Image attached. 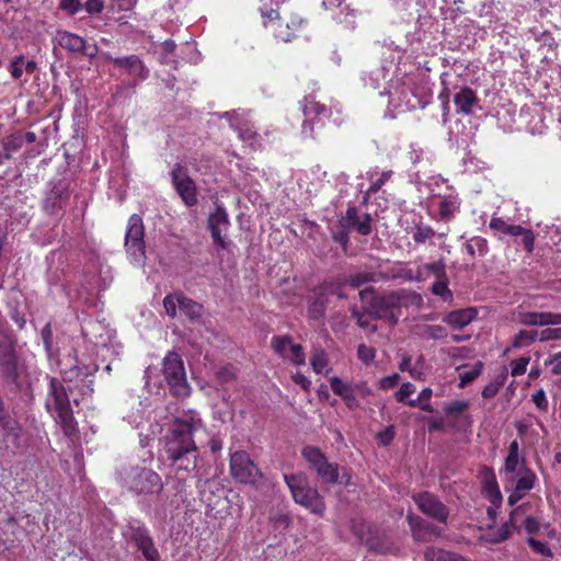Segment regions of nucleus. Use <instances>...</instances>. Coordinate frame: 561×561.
<instances>
[{
	"label": "nucleus",
	"instance_id": "f257e3e1",
	"mask_svg": "<svg viewBox=\"0 0 561 561\" xmlns=\"http://www.w3.org/2000/svg\"><path fill=\"white\" fill-rule=\"evenodd\" d=\"M98 369L99 366L93 365L85 367V371H81V368L76 366L69 371L61 370L62 381L57 378L50 379L46 408L66 430H72L70 401L78 404L84 396L93 392L92 380H87L85 377Z\"/></svg>",
	"mask_w": 561,
	"mask_h": 561
},
{
	"label": "nucleus",
	"instance_id": "f03ea898",
	"mask_svg": "<svg viewBox=\"0 0 561 561\" xmlns=\"http://www.w3.org/2000/svg\"><path fill=\"white\" fill-rule=\"evenodd\" d=\"M201 426L195 413L174 419L170 434L165 436L164 450L176 472H188L196 467V446L192 436Z\"/></svg>",
	"mask_w": 561,
	"mask_h": 561
},
{
	"label": "nucleus",
	"instance_id": "7ed1b4c3",
	"mask_svg": "<svg viewBox=\"0 0 561 561\" xmlns=\"http://www.w3.org/2000/svg\"><path fill=\"white\" fill-rule=\"evenodd\" d=\"M394 69L393 65H390L389 68L381 67L369 72L365 78V82L367 85L373 89H378L381 87L380 81H385L388 83V89L386 91L380 92L381 95H388L389 104L399 111H404L409 108H414L415 103L411 100L410 90L407 88L405 82H401L400 79L393 80L390 79L387 81L388 75Z\"/></svg>",
	"mask_w": 561,
	"mask_h": 561
},
{
	"label": "nucleus",
	"instance_id": "20e7f679",
	"mask_svg": "<svg viewBox=\"0 0 561 561\" xmlns=\"http://www.w3.org/2000/svg\"><path fill=\"white\" fill-rule=\"evenodd\" d=\"M294 501L309 510L313 514L322 515L325 505L317 489L308 485L307 478L302 474L284 476Z\"/></svg>",
	"mask_w": 561,
	"mask_h": 561
},
{
	"label": "nucleus",
	"instance_id": "39448f33",
	"mask_svg": "<svg viewBox=\"0 0 561 561\" xmlns=\"http://www.w3.org/2000/svg\"><path fill=\"white\" fill-rule=\"evenodd\" d=\"M302 456L307 462L317 471L318 476L322 481L327 483L340 482L345 485L350 484V476L345 469L342 468V474L340 468L327 460L325 456L316 447H305L302 449Z\"/></svg>",
	"mask_w": 561,
	"mask_h": 561
},
{
	"label": "nucleus",
	"instance_id": "423d86ee",
	"mask_svg": "<svg viewBox=\"0 0 561 561\" xmlns=\"http://www.w3.org/2000/svg\"><path fill=\"white\" fill-rule=\"evenodd\" d=\"M144 236L142 218L137 214L131 215L125 233V249L130 262L138 266H142L146 260Z\"/></svg>",
	"mask_w": 561,
	"mask_h": 561
},
{
	"label": "nucleus",
	"instance_id": "0eeeda50",
	"mask_svg": "<svg viewBox=\"0 0 561 561\" xmlns=\"http://www.w3.org/2000/svg\"><path fill=\"white\" fill-rule=\"evenodd\" d=\"M126 488L137 494H154L162 490V482L158 473L147 468H130L123 476Z\"/></svg>",
	"mask_w": 561,
	"mask_h": 561
},
{
	"label": "nucleus",
	"instance_id": "6e6552de",
	"mask_svg": "<svg viewBox=\"0 0 561 561\" xmlns=\"http://www.w3.org/2000/svg\"><path fill=\"white\" fill-rule=\"evenodd\" d=\"M164 381L176 397H187L190 387L186 381L183 362L176 353H169L163 359Z\"/></svg>",
	"mask_w": 561,
	"mask_h": 561
},
{
	"label": "nucleus",
	"instance_id": "1a4fd4ad",
	"mask_svg": "<svg viewBox=\"0 0 561 561\" xmlns=\"http://www.w3.org/2000/svg\"><path fill=\"white\" fill-rule=\"evenodd\" d=\"M329 381L332 391L341 397L351 410L359 408L358 398H366L371 394V389L365 381L344 382L339 377H331Z\"/></svg>",
	"mask_w": 561,
	"mask_h": 561
},
{
	"label": "nucleus",
	"instance_id": "9d476101",
	"mask_svg": "<svg viewBox=\"0 0 561 561\" xmlns=\"http://www.w3.org/2000/svg\"><path fill=\"white\" fill-rule=\"evenodd\" d=\"M151 411L144 409L141 402H138V408H133L125 416L126 421L131 427L139 431L140 443L145 445L149 440L161 433L162 425L150 421Z\"/></svg>",
	"mask_w": 561,
	"mask_h": 561
},
{
	"label": "nucleus",
	"instance_id": "9b49d317",
	"mask_svg": "<svg viewBox=\"0 0 561 561\" xmlns=\"http://www.w3.org/2000/svg\"><path fill=\"white\" fill-rule=\"evenodd\" d=\"M369 312L378 319H383L390 325H394L398 322L399 317L402 314V301L401 297L397 293H391L386 296L374 297Z\"/></svg>",
	"mask_w": 561,
	"mask_h": 561
},
{
	"label": "nucleus",
	"instance_id": "f8f14e48",
	"mask_svg": "<svg viewBox=\"0 0 561 561\" xmlns=\"http://www.w3.org/2000/svg\"><path fill=\"white\" fill-rule=\"evenodd\" d=\"M163 307L171 318L185 316L191 320L198 319L203 313V306L183 296L182 294H171L164 297Z\"/></svg>",
	"mask_w": 561,
	"mask_h": 561
},
{
	"label": "nucleus",
	"instance_id": "ddd939ff",
	"mask_svg": "<svg viewBox=\"0 0 561 561\" xmlns=\"http://www.w3.org/2000/svg\"><path fill=\"white\" fill-rule=\"evenodd\" d=\"M230 473L241 483H254L260 471L245 451H236L230 456Z\"/></svg>",
	"mask_w": 561,
	"mask_h": 561
},
{
	"label": "nucleus",
	"instance_id": "4468645a",
	"mask_svg": "<svg viewBox=\"0 0 561 561\" xmlns=\"http://www.w3.org/2000/svg\"><path fill=\"white\" fill-rule=\"evenodd\" d=\"M172 184L186 206H194L197 203V191L194 181L187 170L176 164L171 172Z\"/></svg>",
	"mask_w": 561,
	"mask_h": 561
},
{
	"label": "nucleus",
	"instance_id": "2eb2a0df",
	"mask_svg": "<svg viewBox=\"0 0 561 561\" xmlns=\"http://www.w3.org/2000/svg\"><path fill=\"white\" fill-rule=\"evenodd\" d=\"M262 16L264 19V25L272 27L275 37L283 42H289L294 33L301 26L302 20L299 18L291 19L290 22H278V13L274 9L263 10L261 9Z\"/></svg>",
	"mask_w": 561,
	"mask_h": 561
},
{
	"label": "nucleus",
	"instance_id": "dca6fc26",
	"mask_svg": "<svg viewBox=\"0 0 561 561\" xmlns=\"http://www.w3.org/2000/svg\"><path fill=\"white\" fill-rule=\"evenodd\" d=\"M224 116L229 122L231 128L238 130L239 137L244 144L251 148H256L261 145V136L257 135L253 126L244 119L243 113L238 111L226 112Z\"/></svg>",
	"mask_w": 561,
	"mask_h": 561
},
{
	"label": "nucleus",
	"instance_id": "f3484780",
	"mask_svg": "<svg viewBox=\"0 0 561 561\" xmlns=\"http://www.w3.org/2000/svg\"><path fill=\"white\" fill-rule=\"evenodd\" d=\"M419 510L425 515L445 523L448 517L447 507L433 494L424 492L413 496Z\"/></svg>",
	"mask_w": 561,
	"mask_h": 561
},
{
	"label": "nucleus",
	"instance_id": "a211bd4d",
	"mask_svg": "<svg viewBox=\"0 0 561 561\" xmlns=\"http://www.w3.org/2000/svg\"><path fill=\"white\" fill-rule=\"evenodd\" d=\"M536 476L526 469L520 472L515 480L504 482V488L510 492L507 502L510 505L516 504L528 491L534 488Z\"/></svg>",
	"mask_w": 561,
	"mask_h": 561
},
{
	"label": "nucleus",
	"instance_id": "6ab92c4d",
	"mask_svg": "<svg viewBox=\"0 0 561 561\" xmlns=\"http://www.w3.org/2000/svg\"><path fill=\"white\" fill-rule=\"evenodd\" d=\"M229 228V218L226 209L217 205L215 210L208 217V229L215 244L226 248L225 233Z\"/></svg>",
	"mask_w": 561,
	"mask_h": 561
},
{
	"label": "nucleus",
	"instance_id": "aec40b11",
	"mask_svg": "<svg viewBox=\"0 0 561 561\" xmlns=\"http://www.w3.org/2000/svg\"><path fill=\"white\" fill-rule=\"evenodd\" d=\"M274 351L283 358L290 360L295 365H304L306 362L301 347L294 344L287 336H277L272 341Z\"/></svg>",
	"mask_w": 561,
	"mask_h": 561
},
{
	"label": "nucleus",
	"instance_id": "412c9836",
	"mask_svg": "<svg viewBox=\"0 0 561 561\" xmlns=\"http://www.w3.org/2000/svg\"><path fill=\"white\" fill-rule=\"evenodd\" d=\"M274 351L283 358L290 360L295 365H304L306 362L301 347L294 344L287 336H277L272 341Z\"/></svg>",
	"mask_w": 561,
	"mask_h": 561
},
{
	"label": "nucleus",
	"instance_id": "4be33fe9",
	"mask_svg": "<svg viewBox=\"0 0 561 561\" xmlns=\"http://www.w3.org/2000/svg\"><path fill=\"white\" fill-rule=\"evenodd\" d=\"M274 351L283 358L290 360L295 365H304L306 362L301 347L294 344L287 336H277L272 341Z\"/></svg>",
	"mask_w": 561,
	"mask_h": 561
},
{
	"label": "nucleus",
	"instance_id": "5701e85b",
	"mask_svg": "<svg viewBox=\"0 0 561 561\" xmlns=\"http://www.w3.org/2000/svg\"><path fill=\"white\" fill-rule=\"evenodd\" d=\"M527 468L525 467L524 459L519 457V445L517 440L511 442L508 446V454L505 458L504 470H503V481H512L517 478V476L525 471Z\"/></svg>",
	"mask_w": 561,
	"mask_h": 561
},
{
	"label": "nucleus",
	"instance_id": "b1692460",
	"mask_svg": "<svg viewBox=\"0 0 561 561\" xmlns=\"http://www.w3.org/2000/svg\"><path fill=\"white\" fill-rule=\"evenodd\" d=\"M340 225L345 230H356L363 236L370 233V216L359 215L355 207H348L345 216L340 220Z\"/></svg>",
	"mask_w": 561,
	"mask_h": 561
},
{
	"label": "nucleus",
	"instance_id": "393cba45",
	"mask_svg": "<svg viewBox=\"0 0 561 561\" xmlns=\"http://www.w3.org/2000/svg\"><path fill=\"white\" fill-rule=\"evenodd\" d=\"M58 42L61 47L75 51V53H83L89 57H93L95 55V47H89L85 45V42L79 35H76L70 32H61L58 34Z\"/></svg>",
	"mask_w": 561,
	"mask_h": 561
},
{
	"label": "nucleus",
	"instance_id": "a878e982",
	"mask_svg": "<svg viewBox=\"0 0 561 561\" xmlns=\"http://www.w3.org/2000/svg\"><path fill=\"white\" fill-rule=\"evenodd\" d=\"M116 67L125 69L128 75L135 77L137 80H144L148 76V69L145 67L142 61L135 55H130L122 58H111Z\"/></svg>",
	"mask_w": 561,
	"mask_h": 561
},
{
	"label": "nucleus",
	"instance_id": "bb28decb",
	"mask_svg": "<svg viewBox=\"0 0 561 561\" xmlns=\"http://www.w3.org/2000/svg\"><path fill=\"white\" fill-rule=\"evenodd\" d=\"M408 520L416 540H431L432 537H438L440 535V531L436 527L423 522L419 516L409 515Z\"/></svg>",
	"mask_w": 561,
	"mask_h": 561
},
{
	"label": "nucleus",
	"instance_id": "cd10ccee",
	"mask_svg": "<svg viewBox=\"0 0 561 561\" xmlns=\"http://www.w3.org/2000/svg\"><path fill=\"white\" fill-rule=\"evenodd\" d=\"M302 112L307 119L302 124V133L308 135L311 128L308 127V121L314 118H321L328 116V110L324 105H321L314 99L306 98L301 104Z\"/></svg>",
	"mask_w": 561,
	"mask_h": 561
},
{
	"label": "nucleus",
	"instance_id": "c85d7f7f",
	"mask_svg": "<svg viewBox=\"0 0 561 561\" xmlns=\"http://www.w3.org/2000/svg\"><path fill=\"white\" fill-rule=\"evenodd\" d=\"M478 99L474 92L469 88H463L454 95V103L457 112L462 114H470L477 105Z\"/></svg>",
	"mask_w": 561,
	"mask_h": 561
},
{
	"label": "nucleus",
	"instance_id": "c756f323",
	"mask_svg": "<svg viewBox=\"0 0 561 561\" xmlns=\"http://www.w3.org/2000/svg\"><path fill=\"white\" fill-rule=\"evenodd\" d=\"M134 539L147 560L156 561L158 559L159 553L153 547V543L145 528H137L134 535Z\"/></svg>",
	"mask_w": 561,
	"mask_h": 561
},
{
	"label": "nucleus",
	"instance_id": "7c9ffc66",
	"mask_svg": "<svg viewBox=\"0 0 561 561\" xmlns=\"http://www.w3.org/2000/svg\"><path fill=\"white\" fill-rule=\"evenodd\" d=\"M477 316V311L472 308L456 310L449 312L444 321L455 329H462L468 325Z\"/></svg>",
	"mask_w": 561,
	"mask_h": 561
},
{
	"label": "nucleus",
	"instance_id": "2f4dec72",
	"mask_svg": "<svg viewBox=\"0 0 561 561\" xmlns=\"http://www.w3.org/2000/svg\"><path fill=\"white\" fill-rule=\"evenodd\" d=\"M344 0H322V5L324 9H333L339 8L340 14L335 16V19L340 23H344L347 27H354V14L350 10L348 5H343Z\"/></svg>",
	"mask_w": 561,
	"mask_h": 561
},
{
	"label": "nucleus",
	"instance_id": "473e14b6",
	"mask_svg": "<svg viewBox=\"0 0 561 561\" xmlns=\"http://www.w3.org/2000/svg\"><path fill=\"white\" fill-rule=\"evenodd\" d=\"M528 510V505L524 504L518 507H516L510 515V520L507 524L504 525L502 529V534L497 540H505L508 537L510 534V527H513L515 529H519L523 526V519L525 517H528L526 515V512Z\"/></svg>",
	"mask_w": 561,
	"mask_h": 561
},
{
	"label": "nucleus",
	"instance_id": "72a5a7b5",
	"mask_svg": "<svg viewBox=\"0 0 561 561\" xmlns=\"http://www.w3.org/2000/svg\"><path fill=\"white\" fill-rule=\"evenodd\" d=\"M518 321L525 325H550V312H520Z\"/></svg>",
	"mask_w": 561,
	"mask_h": 561
},
{
	"label": "nucleus",
	"instance_id": "f704fd0d",
	"mask_svg": "<svg viewBox=\"0 0 561 561\" xmlns=\"http://www.w3.org/2000/svg\"><path fill=\"white\" fill-rule=\"evenodd\" d=\"M459 199L457 196L440 197L437 202L438 213L443 218H449L459 210Z\"/></svg>",
	"mask_w": 561,
	"mask_h": 561
},
{
	"label": "nucleus",
	"instance_id": "c9c22d12",
	"mask_svg": "<svg viewBox=\"0 0 561 561\" xmlns=\"http://www.w3.org/2000/svg\"><path fill=\"white\" fill-rule=\"evenodd\" d=\"M36 64L32 60H25L23 56L16 57L10 65V72L14 79H20L24 72L32 73Z\"/></svg>",
	"mask_w": 561,
	"mask_h": 561
},
{
	"label": "nucleus",
	"instance_id": "e433bc0d",
	"mask_svg": "<svg viewBox=\"0 0 561 561\" xmlns=\"http://www.w3.org/2000/svg\"><path fill=\"white\" fill-rule=\"evenodd\" d=\"M328 299L325 298L322 289L314 293V298L310 301L308 311L311 318L318 319L321 318L325 310V305Z\"/></svg>",
	"mask_w": 561,
	"mask_h": 561
},
{
	"label": "nucleus",
	"instance_id": "4c0bfd02",
	"mask_svg": "<svg viewBox=\"0 0 561 561\" xmlns=\"http://www.w3.org/2000/svg\"><path fill=\"white\" fill-rule=\"evenodd\" d=\"M539 341L538 331L520 330L513 339L512 347L522 348Z\"/></svg>",
	"mask_w": 561,
	"mask_h": 561
},
{
	"label": "nucleus",
	"instance_id": "58836bf2",
	"mask_svg": "<svg viewBox=\"0 0 561 561\" xmlns=\"http://www.w3.org/2000/svg\"><path fill=\"white\" fill-rule=\"evenodd\" d=\"M488 250V242L481 237H473L466 243V251L471 256H484Z\"/></svg>",
	"mask_w": 561,
	"mask_h": 561
},
{
	"label": "nucleus",
	"instance_id": "ea45409f",
	"mask_svg": "<svg viewBox=\"0 0 561 561\" xmlns=\"http://www.w3.org/2000/svg\"><path fill=\"white\" fill-rule=\"evenodd\" d=\"M95 346V352L98 356H102L103 358L106 357V354L111 351L112 353H115L118 355L119 346L116 345L111 336L108 335L107 339H104L102 335L100 339H96L95 341H92Z\"/></svg>",
	"mask_w": 561,
	"mask_h": 561
},
{
	"label": "nucleus",
	"instance_id": "a19ab883",
	"mask_svg": "<svg viewBox=\"0 0 561 561\" xmlns=\"http://www.w3.org/2000/svg\"><path fill=\"white\" fill-rule=\"evenodd\" d=\"M426 561H466L456 553L444 551L440 549H428L425 552Z\"/></svg>",
	"mask_w": 561,
	"mask_h": 561
},
{
	"label": "nucleus",
	"instance_id": "79ce46f5",
	"mask_svg": "<svg viewBox=\"0 0 561 561\" xmlns=\"http://www.w3.org/2000/svg\"><path fill=\"white\" fill-rule=\"evenodd\" d=\"M432 396V389L424 388L417 399H412L408 401V405L410 407H420L423 411L433 412V408L430 403V399Z\"/></svg>",
	"mask_w": 561,
	"mask_h": 561
},
{
	"label": "nucleus",
	"instance_id": "37998d69",
	"mask_svg": "<svg viewBox=\"0 0 561 561\" xmlns=\"http://www.w3.org/2000/svg\"><path fill=\"white\" fill-rule=\"evenodd\" d=\"M483 364L481 362H478L474 364L473 367L469 369H463L459 373V387H465L472 380H474L482 371Z\"/></svg>",
	"mask_w": 561,
	"mask_h": 561
},
{
	"label": "nucleus",
	"instance_id": "c03bdc74",
	"mask_svg": "<svg viewBox=\"0 0 561 561\" xmlns=\"http://www.w3.org/2000/svg\"><path fill=\"white\" fill-rule=\"evenodd\" d=\"M310 362H311V366H312V369H313L314 373H317V374H328V371H329V362H328V357L324 354V352H322V351L316 352L312 355Z\"/></svg>",
	"mask_w": 561,
	"mask_h": 561
},
{
	"label": "nucleus",
	"instance_id": "a18cd8bd",
	"mask_svg": "<svg viewBox=\"0 0 561 561\" xmlns=\"http://www.w3.org/2000/svg\"><path fill=\"white\" fill-rule=\"evenodd\" d=\"M23 144L21 135H12L2 141V153L4 156L8 154V160L11 158L12 153L21 148Z\"/></svg>",
	"mask_w": 561,
	"mask_h": 561
},
{
	"label": "nucleus",
	"instance_id": "49530a36",
	"mask_svg": "<svg viewBox=\"0 0 561 561\" xmlns=\"http://www.w3.org/2000/svg\"><path fill=\"white\" fill-rule=\"evenodd\" d=\"M484 491L489 497V501L494 506H500V504L502 503V494L500 492L499 485L494 480L485 483Z\"/></svg>",
	"mask_w": 561,
	"mask_h": 561
},
{
	"label": "nucleus",
	"instance_id": "de8ad7c7",
	"mask_svg": "<svg viewBox=\"0 0 561 561\" xmlns=\"http://www.w3.org/2000/svg\"><path fill=\"white\" fill-rule=\"evenodd\" d=\"M432 293L442 297L444 300H450L453 298V294L448 288L446 278H437L432 286Z\"/></svg>",
	"mask_w": 561,
	"mask_h": 561
},
{
	"label": "nucleus",
	"instance_id": "09e8293b",
	"mask_svg": "<svg viewBox=\"0 0 561 561\" xmlns=\"http://www.w3.org/2000/svg\"><path fill=\"white\" fill-rule=\"evenodd\" d=\"M529 362L530 357L528 356H522L519 358L513 359L510 364L512 376L517 377L524 375L526 373Z\"/></svg>",
	"mask_w": 561,
	"mask_h": 561
},
{
	"label": "nucleus",
	"instance_id": "8fccbe9b",
	"mask_svg": "<svg viewBox=\"0 0 561 561\" xmlns=\"http://www.w3.org/2000/svg\"><path fill=\"white\" fill-rule=\"evenodd\" d=\"M545 367H549L552 375H561V351L550 354L543 363Z\"/></svg>",
	"mask_w": 561,
	"mask_h": 561
},
{
	"label": "nucleus",
	"instance_id": "3c124183",
	"mask_svg": "<svg viewBox=\"0 0 561 561\" xmlns=\"http://www.w3.org/2000/svg\"><path fill=\"white\" fill-rule=\"evenodd\" d=\"M4 371L7 376L15 382L18 386H20L22 382L20 379V374L18 371V365L14 356H10L8 360L4 363Z\"/></svg>",
	"mask_w": 561,
	"mask_h": 561
},
{
	"label": "nucleus",
	"instance_id": "603ef678",
	"mask_svg": "<svg viewBox=\"0 0 561 561\" xmlns=\"http://www.w3.org/2000/svg\"><path fill=\"white\" fill-rule=\"evenodd\" d=\"M357 356L364 364L368 365L374 362L376 350L371 346L359 344L357 347Z\"/></svg>",
	"mask_w": 561,
	"mask_h": 561
},
{
	"label": "nucleus",
	"instance_id": "864d4df0",
	"mask_svg": "<svg viewBox=\"0 0 561 561\" xmlns=\"http://www.w3.org/2000/svg\"><path fill=\"white\" fill-rule=\"evenodd\" d=\"M469 407V401L454 400L446 404L445 412L447 415H457L466 411Z\"/></svg>",
	"mask_w": 561,
	"mask_h": 561
},
{
	"label": "nucleus",
	"instance_id": "5fc2aeb1",
	"mask_svg": "<svg viewBox=\"0 0 561 561\" xmlns=\"http://www.w3.org/2000/svg\"><path fill=\"white\" fill-rule=\"evenodd\" d=\"M421 268H422L423 273L424 272H430L436 278H445L446 266H445V263L442 262V261H437V262H433V263H430V264H425V265L421 266Z\"/></svg>",
	"mask_w": 561,
	"mask_h": 561
},
{
	"label": "nucleus",
	"instance_id": "6e6d98bb",
	"mask_svg": "<svg viewBox=\"0 0 561 561\" xmlns=\"http://www.w3.org/2000/svg\"><path fill=\"white\" fill-rule=\"evenodd\" d=\"M539 342L558 341L561 340V327L546 328L538 331Z\"/></svg>",
	"mask_w": 561,
	"mask_h": 561
},
{
	"label": "nucleus",
	"instance_id": "4d7b16f0",
	"mask_svg": "<svg viewBox=\"0 0 561 561\" xmlns=\"http://www.w3.org/2000/svg\"><path fill=\"white\" fill-rule=\"evenodd\" d=\"M434 236V230L428 226H417L413 232V240L417 243H424Z\"/></svg>",
	"mask_w": 561,
	"mask_h": 561
},
{
	"label": "nucleus",
	"instance_id": "13d9d810",
	"mask_svg": "<svg viewBox=\"0 0 561 561\" xmlns=\"http://www.w3.org/2000/svg\"><path fill=\"white\" fill-rule=\"evenodd\" d=\"M423 335L428 339L439 340L444 339L447 335V332L440 325H426L423 330Z\"/></svg>",
	"mask_w": 561,
	"mask_h": 561
},
{
	"label": "nucleus",
	"instance_id": "bf43d9fd",
	"mask_svg": "<svg viewBox=\"0 0 561 561\" xmlns=\"http://www.w3.org/2000/svg\"><path fill=\"white\" fill-rule=\"evenodd\" d=\"M415 392V386L411 382H404L396 393V399L399 402L408 404V398Z\"/></svg>",
	"mask_w": 561,
	"mask_h": 561
},
{
	"label": "nucleus",
	"instance_id": "052dcab7",
	"mask_svg": "<svg viewBox=\"0 0 561 561\" xmlns=\"http://www.w3.org/2000/svg\"><path fill=\"white\" fill-rule=\"evenodd\" d=\"M528 543L531 547V549L543 557H552L551 549L542 541L536 540L534 538H528Z\"/></svg>",
	"mask_w": 561,
	"mask_h": 561
},
{
	"label": "nucleus",
	"instance_id": "680f3d73",
	"mask_svg": "<svg viewBox=\"0 0 561 561\" xmlns=\"http://www.w3.org/2000/svg\"><path fill=\"white\" fill-rule=\"evenodd\" d=\"M377 179H371L370 186L368 188V193H375L381 188V186L390 179L391 171H383L380 174H377Z\"/></svg>",
	"mask_w": 561,
	"mask_h": 561
},
{
	"label": "nucleus",
	"instance_id": "e2e57ef3",
	"mask_svg": "<svg viewBox=\"0 0 561 561\" xmlns=\"http://www.w3.org/2000/svg\"><path fill=\"white\" fill-rule=\"evenodd\" d=\"M510 224L500 217H492L489 227L501 234H506Z\"/></svg>",
	"mask_w": 561,
	"mask_h": 561
},
{
	"label": "nucleus",
	"instance_id": "0e129e2a",
	"mask_svg": "<svg viewBox=\"0 0 561 561\" xmlns=\"http://www.w3.org/2000/svg\"><path fill=\"white\" fill-rule=\"evenodd\" d=\"M60 8L67 13L73 15L81 10L82 4L80 0H62Z\"/></svg>",
	"mask_w": 561,
	"mask_h": 561
},
{
	"label": "nucleus",
	"instance_id": "69168bd1",
	"mask_svg": "<svg viewBox=\"0 0 561 561\" xmlns=\"http://www.w3.org/2000/svg\"><path fill=\"white\" fill-rule=\"evenodd\" d=\"M531 400L539 410H541V411L547 410L548 400H547L543 389H539L535 393H533Z\"/></svg>",
	"mask_w": 561,
	"mask_h": 561
},
{
	"label": "nucleus",
	"instance_id": "338daca9",
	"mask_svg": "<svg viewBox=\"0 0 561 561\" xmlns=\"http://www.w3.org/2000/svg\"><path fill=\"white\" fill-rule=\"evenodd\" d=\"M522 237V242H523V245L525 248V250L530 253L534 251V245H535V234L531 230L529 229H524L523 233L520 234Z\"/></svg>",
	"mask_w": 561,
	"mask_h": 561
},
{
	"label": "nucleus",
	"instance_id": "774afa93",
	"mask_svg": "<svg viewBox=\"0 0 561 561\" xmlns=\"http://www.w3.org/2000/svg\"><path fill=\"white\" fill-rule=\"evenodd\" d=\"M375 280V275L371 273H359L351 277L350 283L354 287H358L365 283Z\"/></svg>",
	"mask_w": 561,
	"mask_h": 561
}]
</instances>
